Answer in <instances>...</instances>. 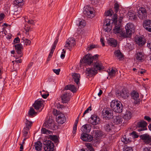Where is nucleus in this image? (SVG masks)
<instances>
[{"label":"nucleus","instance_id":"1","mask_svg":"<svg viewBox=\"0 0 151 151\" xmlns=\"http://www.w3.org/2000/svg\"><path fill=\"white\" fill-rule=\"evenodd\" d=\"M118 16L116 14H114L112 18V21L111 23L114 26L113 29V32L117 35H120V36L124 38V36L122 35V33L124 34V31H122V27L121 23H117Z\"/></svg>","mask_w":151,"mask_h":151},{"label":"nucleus","instance_id":"2","mask_svg":"<svg viewBox=\"0 0 151 151\" xmlns=\"http://www.w3.org/2000/svg\"><path fill=\"white\" fill-rule=\"evenodd\" d=\"M125 28L126 32H124V34L122 33V35L124 36V38L130 37L132 34L134 32V25L132 23L127 24L125 26Z\"/></svg>","mask_w":151,"mask_h":151},{"label":"nucleus","instance_id":"3","mask_svg":"<svg viewBox=\"0 0 151 151\" xmlns=\"http://www.w3.org/2000/svg\"><path fill=\"white\" fill-rule=\"evenodd\" d=\"M43 126L47 128L52 130H55V122L52 116H50L47 117Z\"/></svg>","mask_w":151,"mask_h":151},{"label":"nucleus","instance_id":"4","mask_svg":"<svg viewBox=\"0 0 151 151\" xmlns=\"http://www.w3.org/2000/svg\"><path fill=\"white\" fill-rule=\"evenodd\" d=\"M102 115L106 119L109 120L113 117V111L109 108H105L102 111Z\"/></svg>","mask_w":151,"mask_h":151},{"label":"nucleus","instance_id":"5","mask_svg":"<svg viewBox=\"0 0 151 151\" xmlns=\"http://www.w3.org/2000/svg\"><path fill=\"white\" fill-rule=\"evenodd\" d=\"M83 13L88 18H92L95 16L93 9L88 6L84 7Z\"/></svg>","mask_w":151,"mask_h":151},{"label":"nucleus","instance_id":"6","mask_svg":"<svg viewBox=\"0 0 151 151\" xmlns=\"http://www.w3.org/2000/svg\"><path fill=\"white\" fill-rule=\"evenodd\" d=\"M92 63V55L90 54H88L84 55L83 59L80 61V64L84 63L85 65H90Z\"/></svg>","mask_w":151,"mask_h":151},{"label":"nucleus","instance_id":"7","mask_svg":"<svg viewBox=\"0 0 151 151\" xmlns=\"http://www.w3.org/2000/svg\"><path fill=\"white\" fill-rule=\"evenodd\" d=\"M75 44L74 38L73 37L69 38L66 41L64 47L65 49H68L70 50Z\"/></svg>","mask_w":151,"mask_h":151},{"label":"nucleus","instance_id":"8","mask_svg":"<svg viewBox=\"0 0 151 151\" xmlns=\"http://www.w3.org/2000/svg\"><path fill=\"white\" fill-rule=\"evenodd\" d=\"M111 21H112V19L110 20L107 19L104 22L103 28L105 32H109L112 29Z\"/></svg>","mask_w":151,"mask_h":151},{"label":"nucleus","instance_id":"9","mask_svg":"<svg viewBox=\"0 0 151 151\" xmlns=\"http://www.w3.org/2000/svg\"><path fill=\"white\" fill-rule=\"evenodd\" d=\"M138 16L140 19H144L147 18V13L145 8L142 7L138 11Z\"/></svg>","mask_w":151,"mask_h":151},{"label":"nucleus","instance_id":"10","mask_svg":"<svg viewBox=\"0 0 151 151\" xmlns=\"http://www.w3.org/2000/svg\"><path fill=\"white\" fill-rule=\"evenodd\" d=\"M44 149L45 151H53L54 150V144L51 141L47 140L44 142Z\"/></svg>","mask_w":151,"mask_h":151},{"label":"nucleus","instance_id":"11","mask_svg":"<svg viewBox=\"0 0 151 151\" xmlns=\"http://www.w3.org/2000/svg\"><path fill=\"white\" fill-rule=\"evenodd\" d=\"M140 137L146 144L151 145V136L147 134L141 135Z\"/></svg>","mask_w":151,"mask_h":151},{"label":"nucleus","instance_id":"12","mask_svg":"<svg viewBox=\"0 0 151 151\" xmlns=\"http://www.w3.org/2000/svg\"><path fill=\"white\" fill-rule=\"evenodd\" d=\"M56 120L58 124H62L66 122V119L64 114L61 113L57 115Z\"/></svg>","mask_w":151,"mask_h":151},{"label":"nucleus","instance_id":"13","mask_svg":"<svg viewBox=\"0 0 151 151\" xmlns=\"http://www.w3.org/2000/svg\"><path fill=\"white\" fill-rule=\"evenodd\" d=\"M116 95L118 97L124 99H127L129 96L128 92L125 89H123L121 92L117 91L116 92Z\"/></svg>","mask_w":151,"mask_h":151},{"label":"nucleus","instance_id":"14","mask_svg":"<svg viewBox=\"0 0 151 151\" xmlns=\"http://www.w3.org/2000/svg\"><path fill=\"white\" fill-rule=\"evenodd\" d=\"M81 138L82 140L86 142H91L93 139V137L87 133L82 134Z\"/></svg>","mask_w":151,"mask_h":151},{"label":"nucleus","instance_id":"15","mask_svg":"<svg viewBox=\"0 0 151 151\" xmlns=\"http://www.w3.org/2000/svg\"><path fill=\"white\" fill-rule=\"evenodd\" d=\"M90 119V122L93 125H97L99 123L100 119L99 117L96 115H92Z\"/></svg>","mask_w":151,"mask_h":151},{"label":"nucleus","instance_id":"16","mask_svg":"<svg viewBox=\"0 0 151 151\" xmlns=\"http://www.w3.org/2000/svg\"><path fill=\"white\" fill-rule=\"evenodd\" d=\"M147 124L146 122L144 120H140L137 123V127L138 128H140L137 129L139 132L144 130V128L147 125Z\"/></svg>","mask_w":151,"mask_h":151},{"label":"nucleus","instance_id":"17","mask_svg":"<svg viewBox=\"0 0 151 151\" xmlns=\"http://www.w3.org/2000/svg\"><path fill=\"white\" fill-rule=\"evenodd\" d=\"M143 27L147 31L151 32V20H145L143 23Z\"/></svg>","mask_w":151,"mask_h":151},{"label":"nucleus","instance_id":"18","mask_svg":"<svg viewBox=\"0 0 151 151\" xmlns=\"http://www.w3.org/2000/svg\"><path fill=\"white\" fill-rule=\"evenodd\" d=\"M33 106L36 110H38L42 107H43V104L42 101L37 100L35 101Z\"/></svg>","mask_w":151,"mask_h":151},{"label":"nucleus","instance_id":"19","mask_svg":"<svg viewBox=\"0 0 151 151\" xmlns=\"http://www.w3.org/2000/svg\"><path fill=\"white\" fill-rule=\"evenodd\" d=\"M91 128V125L89 124H86L83 125L81 130L83 133V134L87 133L90 132Z\"/></svg>","mask_w":151,"mask_h":151},{"label":"nucleus","instance_id":"20","mask_svg":"<svg viewBox=\"0 0 151 151\" xmlns=\"http://www.w3.org/2000/svg\"><path fill=\"white\" fill-rule=\"evenodd\" d=\"M131 96L132 99L135 101V103L137 104L139 102V94L136 91H133L131 93Z\"/></svg>","mask_w":151,"mask_h":151},{"label":"nucleus","instance_id":"21","mask_svg":"<svg viewBox=\"0 0 151 151\" xmlns=\"http://www.w3.org/2000/svg\"><path fill=\"white\" fill-rule=\"evenodd\" d=\"M72 76L73 79H74V81L76 84L77 85L79 86L80 80V76L79 74L76 73H72Z\"/></svg>","mask_w":151,"mask_h":151},{"label":"nucleus","instance_id":"22","mask_svg":"<svg viewBox=\"0 0 151 151\" xmlns=\"http://www.w3.org/2000/svg\"><path fill=\"white\" fill-rule=\"evenodd\" d=\"M93 63L94 65L93 68L97 72L98 70H100L104 68L101 63L97 62V61H96V62H94Z\"/></svg>","mask_w":151,"mask_h":151},{"label":"nucleus","instance_id":"23","mask_svg":"<svg viewBox=\"0 0 151 151\" xmlns=\"http://www.w3.org/2000/svg\"><path fill=\"white\" fill-rule=\"evenodd\" d=\"M70 99L69 94L67 93H64L61 96L62 102L63 103H66L69 101Z\"/></svg>","mask_w":151,"mask_h":151},{"label":"nucleus","instance_id":"24","mask_svg":"<svg viewBox=\"0 0 151 151\" xmlns=\"http://www.w3.org/2000/svg\"><path fill=\"white\" fill-rule=\"evenodd\" d=\"M110 105L111 107L113 110L114 109H116L117 106H122V104L119 101L114 100L111 102Z\"/></svg>","mask_w":151,"mask_h":151},{"label":"nucleus","instance_id":"25","mask_svg":"<svg viewBox=\"0 0 151 151\" xmlns=\"http://www.w3.org/2000/svg\"><path fill=\"white\" fill-rule=\"evenodd\" d=\"M113 120L114 123L116 124H119L122 123V117L120 116H113Z\"/></svg>","mask_w":151,"mask_h":151},{"label":"nucleus","instance_id":"26","mask_svg":"<svg viewBox=\"0 0 151 151\" xmlns=\"http://www.w3.org/2000/svg\"><path fill=\"white\" fill-rule=\"evenodd\" d=\"M97 73V72L92 68H88L87 69L86 72V74L87 76H92L95 75Z\"/></svg>","mask_w":151,"mask_h":151},{"label":"nucleus","instance_id":"27","mask_svg":"<svg viewBox=\"0 0 151 151\" xmlns=\"http://www.w3.org/2000/svg\"><path fill=\"white\" fill-rule=\"evenodd\" d=\"M64 90H69L73 93L76 92L77 91L76 87L73 85H68L65 86L64 88Z\"/></svg>","mask_w":151,"mask_h":151},{"label":"nucleus","instance_id":"28","mask_svg":"<svg viewBox=\"0 0 151 151\" xmlns=\"http://www.w3.org/2000/svg\"><path fill=\"white\" fill-rule=\"evenodd\" d=\"M108 44L114 47H116L117 45V41L114 39L109 38L107 40Z\"/></svg>","mask_w":151,"mask_h":151},{"label":"nucleus","instance_id":"29","mask_svg":"<svg viewBox=\"0 0 151 151\" xmlns=\"http://www.w3.org/2000/svg\"><path fill=\"white\" fill-rule=\"evenodd\" d=\"M103 134V133L100 131L95 130L94 132L93 137L96 139V140H98V139L102 137Z\"/></svg>","mask_w":151,"mask_h":151},{"label":"nucleus","instance_id":"30","mask_svg":"<svg viewBox=\"0 0 151 151\" xmlns=\"http://www.w3.org/2000/svg\"><path fill=\"white\" fill-rule=\"evenodd\" d=\"M135 39L136 43L139 45H143L145 43V42L144 41H143L141 37L137 36L135 37Z\"/></svg>","mask_w":151,"mask_h":151},{"label":"nucleus","instance_id":"31","mask_svg":"<svg viewBox=\"0 0 151 151\" xmlns=\"http://www.w3.org/2000/svg\"><path fill=\"white\" fill-rule=\"evenodd\" d=\"M29 129L27 127H24L22 131L23 136L24 138L28 139L30 137Z\"/></svg>","mask_w":151,"mask_h":151},{"label":"nucleus","instance_id":"32","mask_svg":"<svg viewBox=\"0 0 151 151\" xmlns=\"http://www.w3.org/2000/svg\"><path fill=\"white\" fill-rule=\"evenodd\" d=\"M15 47L18 54H21L22 53L23 46L21 44H17L15 45Z\"/></svg>","mask_w":151,"mask_h":151},{"label":"nucleus","instance_id":"33","mask_svg":"<svg viewBox=\"0 0 151 151\" xmlns=\"http://www.w3.org/2000/svg\"><path fill=\"white\" fill-rule=\"evenodd\" d=\"M114 54L116 57H117L118 59L119 60L123 59V55L122 54L120 50H116L114 52Z\"/></svg>","mask_w":151,"mask_h":151},{"label":"nucleus","instance_id":"34","mask_svg":"<svg viewBox=\"0 0 151 151\" xmlns=\"http://www.w3.org/2000/svg\"><path fill=\"white\" fill-rule=\"evenodd\" d=\"M76 23L77 26L81 28L83 27L86 25L85 21L83 20L81 21L79 20H76Z\"/></svg>","mask_w":151,"mask_h":151},{"label":"nucleus","instance_id":"35","mask_svg":"<svg viewBox=\"0 0 151 151\" xmlns=\"http://www.w3.org/2000/svg\"><path fill=\"white\" fill-rule=\"evenodd\" d=\"M132 112L129 110L127 111L123 116L124 119L126 120H129L132 116Z\"/></svg>","mask_w":151,"mask_h":151},{"label":"nucleus","instance_id":"36","mask_svg":"<svg viewBox=\"0 0 151 151\" xmlns=\"http://www.w3.org/2000/svg\"><path fill=\"white\" fill-rule=\"evenodd\" d=\"M135 57L137 60L140 62H142L144 59L143 53L141 52H138L136 55Z\"/></svg>","mask_w":151,"mask_h":151},{"label":"nucleus","instance_id":"37","mask_svg":"<svg viewBox=\"0 0 151 151\" xmlns=\"http://www.w3.org/2000/svg\"><path fill=\"white\" fill-rule=\"evenodd\" d=\"M114 125L111 123L106 124L104 126V129L107 132H110L111 130L113 129Z\"/></svg>","mask_w":151,"mask_h":151},{"label":"nucleus","instance_id":"38","mask_svg":"<svg viewBox=\"0 0 151 151\" xmlns=\"http://www.w3.org/2000/svg\"><path fill=\"white\" fill-rule=\"evenodd\" d=\"M42 144L40 142H37L35 143L34 147L35 149L37 151H40L41 150Z\"/></svg>","mask_w":151,"mask_h":151},{"label":"nucleus","instance_id":"39","mask_svg":"<svg viewBox=\"0 0 151 151\" xmlns=\"http://www.w3.org/2000/svg\"><path fill=\"white\" fill-rule=\"evenodd\" d=\"M37 114V112H36L34 109L32 107H31L29 110L28 115L29 117H32L35 116Z\"/></svg>","mask_w":151,"mask_h":151},{"label":"nucleus","instance_id":"40","mask_svg":"<svg viewBox=\"0 0 151 151\" xmlns=\"http://www.w3.org/2000/svg\"><path fill=\"white\" fill-rule=\"evenodd\" d=\"M22 42H23L24 44H25L26 45H29L30 44L31 42V41L29 40H28L27 39H26L24 37H23L22 39Z\"/></svg>","mask_w":151,"mask_h":151},{"label":"nucleus","instance_id":"41","mask_svg":"<svg viewBox=\"0 0 151 151\" xmlns=\"http://www.w3.org/2000/svg\"><path fill=\"white\" fill-rule=\"evenodd\" d=\"M25 123L26 124V127H27L29 129V128L31 127L32 124V122L31 121H29L27 119H25Z\"/></svg>","mask_w":151,"mask_h":151},{"label":"nucleus","instance_id":"42","mask_svg":"<svg viewBox=\"0 0 151 151\" xmlns=\"http://www.w3.org/2000/svg\"><path fill=\"white\" fill-rule=\"evenodd\" d=\"M23 0H15L14 1V4L17 6H20L23 4Z\"/></svg>","mask_w":151,"mask_h":151},{"label":"nucleus","instance_id":"43","mask_svg":"<svg viewBox=\"0 0 151 151\" xmlns=\"http://www.w3.org/2000/svg\"><path fill=\"white\" fill-rule=\"evenodd\" d=\"M123 108V106L122 104V106H117L116 108V109H114L113 110L115 112L117 113H121L122 111Z\"/></svg>","mask_w":151,"mask_h":151},{"label":"nucleus","instance_id":"44","mask_svg":"<svg viewBox=\"0 0 151 151\" xmlns=\"http://www.w3.org/2000/svg\"><path fill=\"white\" fill-rule=\"evenodd\" d=\"M113 14V12L112 10L109 9L105 12L104 15L106 16H111Z\"/></svg>","mask_w":151,"mask_h":151},{"label":"nucleus","instance_id":"45","mask_svg":"<svg viewBox=\"0 0 151 151\" xmlns=\"http://www.w3.org/2000/svg\"><path fill=\"white\" fill-rule=\"evenodd\" d=\"M122 141L124 142L125 144H127L130 142L129 139L127 138L125 135H124L121 138Z\"/></svg>","mask_w":151,"mask_h":151},{"label":"nucleus","instance_id":"46","mask_svg":"<svg viewBox=\"0 0 151 151\" xmlns=\"http://www.w3.org/2000/svg\"><path fill=\"white\" fill-rule=\"evenodd\" d=\"M41 131L42 133L44 134H50L51 132L50 130L47 129L45 128H42Z\"/></svg>","mask_w":151,"mask_h":151},{"label":"nucleus","instance_id":"47","mask_svg":"<svg viewBox=\"0 0 151 151\" xmlns=\"http://www.w3.org/2000/svg\"><path fill=\"white\" fill-rule=\"evenodd\" d=\"M114 9L116 13H117L119 10V6L117 3H115L114 4Z\"/></svg>","mask_w":151,"mask_h":151},{"label":"nucleus","instance_id":"48","mask_svg":"<svg viewBox=\"0 0 151 151\" xmlns=\"http://www.w3.org/2000/svg\"><path fill=\"white\" fill-rule=\"evenodd\" d=\"M58 39H59L58 38V37L56 38V40H55V41H54L53 44L52 45V49H51L52 50H55V48L56 47V45L57 44V43L58 42Z\"/></svg>","mask_w":151,"mask_h":151},{"label":"nucleus","instance_id":"49","mask_svg":"<svg viewBox=\"0 0 151 151\" xmlns=\"http://www.w3.org/2000/svg\"><path fill=\"white\" fill-rule=\"evenodd\" d=\"M49 136L50 139L55 142H56L58 140L57 137L56 136L50 135Z\"/></svg>","mask_w":151,"mask_h":151},{"label":"nucleus","instance_id":"50","mask_svg":"<svg viewBox=\"0 0 151 151\" xmlns=\"http://www.w3.org/2000/svg\"><path fill=\"white\" fill-rule=\"evenodd\" d=\"M14 14H16V12H17V14L21 12V9L19 7H17V6H14Z\"/></svg>","mask_w":151,"mask_h":151},{"label":"nucleus","instance_id":"51","mask_svg":"<svg viewBox=\"0 0 151 151\" xmlns=\"http://www.w3.org/2000/svg\"><path fill=\"white\" fill-rule=\"evenodd\" d=\"M115 71L112 69L111 71L109 73V74L111 76H115Z\"/></svg>","mask_w":151,"mask_h":151},{"label":"nucleus","instance_id":"52","mask_svg":"<svg viewBox=\"0 0 151 151\" xmlns=\"http://www.w3.org/2000/svg\"><path fill=\"white\" fill-rule=\"evenodd\" d=\"M87 147L89 151H95L93 146L90 144H88L87 145Z\"/></svg>","mask_w":151,"mask_h":151},{"label":"nucleus","instance_id":"53","mask_svg":"<svg viewBox=\"0 0 151 151\" xmlns=\"http://www.w3.org/2000/svg\"><path fill=\"white\" fill-rule=\"evenodd\" d=\"M120 16L119 18L118 22L117 21V23L121 24L122 20L123 18V14H120Z\"/></svg>","mask_w":151,"mask_h":151},{"label":"nucleus","instance_id":"54","mask_svg":"<svg viewBox=\"0 0 151 151\" xmlns=\"http://www.w3.org/2000/svg\"><path fill=\"white\" fill-rule=\"evenodd\" d=\"M91 107L89 106V107L86 109V110L83 113V115L82 116V117H83L84 115L86 113H88L89 112V110L91 111Z\"/></svg>","mask_w":151,"mask_h":151},{"label":"nucleus","instance_id":"55","mask_svg":"<svg viewBox=\"0 0 151 151\" xmlns=\"http://www.w3.org/2000/svg\"><path fill=\"white\" fill-rule=\"evenodd\" d=\"M132 136L134 138H137L138 137V135L137 134V133L135 131H133L131 134Z\"/></svg>","mask_w":151,"mask_h":151},{"label":"nucleus","instance_id":"56","mask_svg":"<svg viewBox=\"0 0 151 151\" xmlns=\"http://www.w3.org/2000/svg\"><path fill=\"white\" fill-rule=\"evenodd\" d=\"M53 70L54 73H56L57 75H58L60 73V69H53Z\"/></svg>","mask_w":151,"mask_h":151},{"label":"nucleus","instance_id":"57","mask_svg":"<svg viewBox=\"0 0 151 151\" xmlns=\"http://www.w3.org/2000/svg\"><path fill=\"white\" fill-rule=\"evenodd\" d=\"M123 151H133V150L131 147H127Z\"/></svg>","mask_w":151,"mask_h":151},{"label":"nucleus","instance_id":"58","mask_svg":"<svg viewBox=\"0 0 151 151\" xmlns=\"http://www.w3.org/2000/svg\"><path fill=\"white\" fill-rule=\"evenodd\" d=\"M25 21L26 22H27V23L29 24L33 25L35 24L34 21L32 19L28 20L27 21H26V20H25Z\"/></svg>","mask_w":151,"mask_h":151},{"label":"nucleus","instance_id":"59","mask_svg":"<svg viewBox=\"0 0 151 151\" xmlns=\"http://www.w3.org/2000/svg\"><path fill=\"white\" fill-rule=\"evenodd\" d=\"M59 112L57 111V110L54 109L53 111V113L54 115H56V117H57V115L60 114L59 113Z\"/></svg>","mask_w":151,"mask_h":151},{"label":"nucleus","instance_id":"60","mask_svg":"<svg viewBox=\"0 0 151 151\" xmlns=\"http://www.w3.org/2000/svg\"><path fill=\"white\" fill-rule=\"evenodd\" d=\"M54 51V50L51 49L48 58L50 59L52 57V54L53 53Z\"/></svg>","mask_w":151,"mask_h":151},{"label":"nucleus","instance_id":"61","mask_svg":"<svg viewBox=\"0 0 151 151\" xmlns=\"http://www.w3.org/2000/svg\"><path fill=\"white\" fill-rule=\"evenodd\" d=\"M147 47L151 49V40H148L147 42Z\"/></svg>","mask_w":151,"mask_h":151},{"label":"nucleus","instance_id":"62","mask_svg":"<svg viewBox=\"0 0 151 151\" xmlns=\"http://www.w3.org/2000/svg\"><path fill=\"white\" fill-rule=\"evenodd\" d=\"M20 41V39L18 37L15 38L14 40V42L15 43H17L19 42Z\"/></svg>","mask_w":151,"mask_h":151},{"label":"nucleus","instance_id":"63","mask_svg":"<svg viewBox=\"0 0 151 151\" xmlns=\"http://www.w3.org/2000/svg\"><path fill=\"white\" fill-rule=\"evenodd\" d=\"M92 4L95 5L98 2L99 0H90Z\"/></svg>","mask_w":151,"mask_h":151},{"label":"nucleus","instance_id":"64","mask_svg":"<svg viewBox=\"0 0 151 151\" xmlns=\"http://www.w3.org/2000/svg\"><path fill=\"white\" fill-rule=\"evenodd\" d=\"M143 151H151V148L145 147L143 149Z\"/></svg>","mask_w":151,"mask_h":151}]
</instances>
